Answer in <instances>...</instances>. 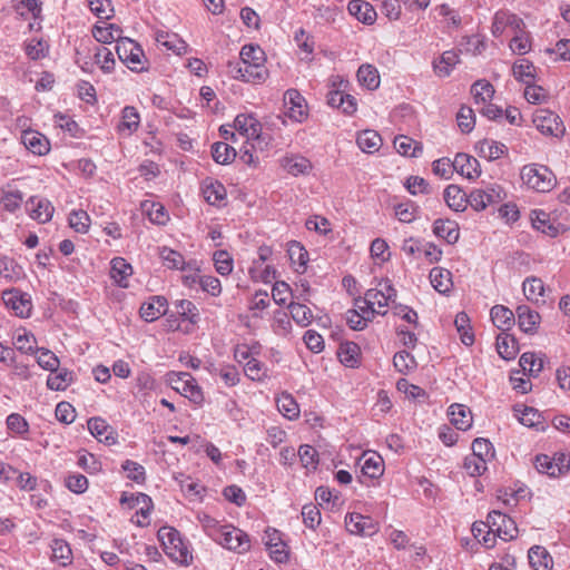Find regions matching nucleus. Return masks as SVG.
<instances>
[{
  "mask_svg": "<svg viewBox=\"0 0 570 570\" xmlns=\"http://www.w3.org/2000/svg\"><path fill=\"white\" fill-rule=\"evenodd\" d=\"M157 537L165 553L173 561L181 566H189L193 562V553L178 530L173 527H161Z\"/></svg>",
  "mask_w": 570,
  "mask_h": 570,
  "instance_id": "obj_1",
  "label": "nucleus"
},
{
  "mask_svg": "<svg viewBox=\"0 0 570 570\" xmlns=\"http://www.w3.org/2000/svg\"><path fill=\"white\" fill-rule=\"evenodd\" d=\"M119 504L124 511H135L130 518L135 525L145 528L150 524L154 503L149 495L141 492H122Z\"/></svg>",
  "mask_w": 570,
  "mask_h": 570,
  "instance_id": "obj_2",
  "label": "nucleus"
},
{
  "mask_svg": "<svg viewBox=\"0 0 570 570\" xmlns=\"http://www.w3.org/2000/svg\"><path fill=\"white\" fill-rule=\"evenodd\" d=\"M490 529L497 537L504 541L512 540L518 534V528L515 522L501 511L493 510L489 512L487 522H474L472 525V532L474 538H480L481 532L485 529Z\"/></svg>",
  "mask_w": 570,
  "mask_h": 570,
  "instance_id": "obj_3",
  "label": "nucleus"
},
{
  "mask_svg": "<svg viewBox=\"0 0 570 570\" xmlns=\"http://www.w3.org/2000/svg\"><path fill=\"white\" fill-rule=\"evenodd\" d=\"M523 183L540 193L550 191L556 185L554 174L543 165L529 164L521 169Z\"/></svg>",
  "mask_w": 570,
  "mask_h": 570,
  "instance_id": "obj_4",
  "label": "nucleus"
},
{
  "mask_svg": "<svg viewBox=\"0 0 570 570\" xmlns=\"http://www.w3.org/2000/svg\"><path fill=\"white\" fill-rule=\"evenodd\" d=\"M119 60L134 72H142L148 69L147 59L139 43L130 38H124L116 45Z\"/></svg>",
  "mask_w": 570,
  "mask_h": 570,
  "instance_id": "obj_5",
  "label": "nucleus"
},
{
  "mask_svg": "<svg viewBox=\"0 0 570 570\" xmlns=\"http://www.w3.org/2000/svg\"><path fill=\"white\" fill-rule=\"evenodd\" d=\"M168 382L175 391L193 403L200 404L204 401L202 389L191 374L187 372H171L168 374Z\"/></svg>",
  "mask_w": 570,
  "mask_h": 570,
  "instance_id": "obj_6",
  "label": "nucleus"
},
{
  "mask_svg": "<svg viewBox=\"0 0 570 570\" xmlns=\"http://www.w3.org/2000/svg\"><path fill=\"white\" fill-rule=\"evenodd\" d=\"M215 541L225 549L237 553H244L250 549L249 535L232 524H224Z\"/></svg>",
  "mask_w": 570,
  "mask_h": 570,
  "instance_id": "obj_7",
  "label": "nucleus"
},
{
  "mask_svg": "<svg viewBox=\"0 0 570 570\" xmlns=\"http://www.w3.org/2000/svg\"><path fill=\"white\" fill-rule=\"evenodd\" d=\"M505 197L504 188L492 184L484 189H473L468 197V203L474 210L481 212L490 205L501 203Z\"/></svg>",
  "mask_w": 570,
  "mask_h": 570,
  "instance_id": "obj_8",
  "label": "nucleus"
},
{
  "mask_svg": "<svg viewBox=\"0 0 570 570\" xmlns=\"http://www.w3.org/2000/svg\"><path fill=\"white\" fill-rule=\"evenodd\" d=\"M531 497L530 489L520 482L501 487L497 490L495 494L497 501L508 510L518 507L522 502H529Z\"/></svg>",
  "mask_w": 570,
  "mask_h": 570,
  "instance_id": "obj_9",
  "label": "nucleus"
},
{
  "mask_svg": "<svg viewBox=\"0 0 570 570\" xmlns=\"http://www.w3.org/2000/svg\"><path fill=\"white\" fill-rule=\"evenodd\" d=\"M533 124L541 134L552 137H561L566 131L561 118L548 109L537 110L533 115Z\"/></svg>",
  "mask_w": 570,
  "mask_h": 570,
  "instance_id": "obj_10",
  "label": "nucleus"
},
{
  "mask_svg": "<svg viewBox=\"0 0 570 570\" xmlns=\"http://www.w3.org/2000/svg\"><path fill=\"white\" fill-rule=\"evenodd\" d=\"M265 546L269 557L278 563L286 562L289 558V548L283 539V533L275 528L265 530Z\"/></svg>",
  "mask_w": 570,
  "mask_h": 570,
  "instance_id": "obj_11",
  "label": "nucleus"
},
{
  "mask_svg": "<svg viewBox=\"0 0 570 570\" xmlns=\"http://www.w3.org/2000/svg\"><path fill=\"white\" fill-rule=\"evenodd\" d=\"M285 115L296 122L307 117V105L304 97L296 89H288L284 95Z\"/></svg>",
  "mask_w": 570,
  "mask_h": 570,
  "instance_id": "obj_12",
  "label": "nucleus"
},
{
  "mask_svg": "<svg viewBox=\"0 0 570 570\" xmlns=\"http://www.w3.org/2000/svg\"><path fill=\"white\" fill-rule=\"evenodd\" d=\"M345 524L348 532L358 535L372 537L380 530L376 521L360 513H348L345 517Z\"/></svg>",
  "mask_w": 570,
  "mask_h": 570,
  "instance_id": "obj_13",
  "label": "nucleus"
},
{
  "mask_svg": "<svg viewBox=\"0 0 570 570\" xmlns=\"http://www.w3.org/2000/svg\"><path fill=\"white\" fill-rule=\"evenodd\" d=\"M26 210L30 218L40 224L48 223L55 213V207L51 202L40 196H31L26 202Z\"/></svg>",
  "mask_w": 570,
  "mask_h": 570,
  "instance_id": "obj_14",
  "label": "nucleus"
},
{
  "mask_svg": "<svg viewBox=\"0 0 570 570\" xmlns=\"http://www.w3.org/2000/svg\"><path fill=\"white\" fill-rule=\"evenodd\" d=\"M390 301L385 298L383 292L381 289L376 288H370L366 291L365 296L363 299H356L355 305L360 311L363 313H371L374 314H381L385 315L386 311H380L379 308L386 307L389 305Z\"/></svg>",
  "mask_w": 570,
  "mask_h": 570,
  "instance_id": "obj_15",
  "label": "nucleus"
},
{
  "mask_svg": "<svg viewBox=\"0 0 570 570\" xmlns=\"http://www.w3.org/2000/svg\"><path fill=\"white\" fill-rule=\"evenodd\" d=\"M0 479L11 481L26 491H31L37 485V479L33 475L18 471L14 465H0Z\"/></svg>",
  "mask_w": 570,
  "mask_h": 570,
  "instance_id": "obj_16",
  "label": "nucleus"
},
{
  "mask_svg": "<svg viewBox=\"0 0 570 570\" xmlns=\"http://www.w3.org/2000/svg\"><path fill=\"white\" fill-rule=\"evenodd\" d=\"M3 302L7 307L11 308L17 316L28 317L31 313V302L26 294L19 291L3 292Z\"/></svg>",
  "mask_w": 570,
  "mask_h": 570,
  "instance_id": "obj_17",
  "label": "nucleus"
},
{
  "mask_svg": "<svg viewBox=\"0 0 570 570\" xmlns=\"http://www.w3.org/2000/svg\"><path fill=\"white\" fill-rule=\"evenodd\" d=\"M513 411L514 415L518 417L522 425L533 428L537 431L546 430L547 423L542 413H540L537 409L529 406H514Z\"/></svg>",
  "mask_w": 570,
  "mask_h": 570,
  "instance_id": "obj_18",
  "label": "nucleus"
},
{
  "mask_svg": "<svg viewBox=\"0 0 570 570\" xmlns=\"http://www.w3.org/2000/svg\"><path fill=\"white\" fill-rule=\"evenodd\" d=\"M167 298L165 296H151L148 302H145L140 307V316L146 322H154L166 314Z\"/></svg>",
  "mask_w": 570,
  "mask_h": 570,
  "instance_id": "obj_19",
  "label": "nucleus"
},
{
  "mask_svg": "<svg viewBox=\"0 0 570 570\" xmlns=\"http://www.w3.org/2000/svg\"><path fill=\"white\" fill-rule=\"evenodd\" d=\"M234 128L247 139H258L262 131L261 122L252 115L240 114L234 120Z\"/></svg>",
  "mask_w": 570,
  "mask_h": 570,
  "instance_id": "obj_20",
  "label": "nucleus"
},
{
  "mask_svg": "<svg viewBox=\"0 0 570 570\" xmlns=\"http://www.w3.org/2000/svg\"><path fill=\"white\" fill-rule=\"evenodd\" d=\"M21 141L35 155L42 156L50 151L48 138L39 131L24 130L21 135Z\"/></svg>",
  "mask_w": 570,
  "mask_h": 570,
  "instance_id": "obj_21",
  "label": "nucleus"
},
{
  "mask_svg": "<svg viewBox=\"0 0 570 570\" xmlns=\"http://www.w3.org/2000/svg\"><path fill=\"white\" fill-rule=\"evenodd\" d=\"M448 415L450 422L461 431H466L472 426L473 416L471 410L463 404L454 403L449 406Z\"/></svg>",
  "mask_w": 570,
  "mask_h": 570,
  "instance_id": "obj_22",
  "label": "nucleus"
},
{
  "mask_svg": "<svg viewBox=\"0 0 570 570\" xmlns=\"http://www.w3.org/2000/svg\"><path fill=\"white\" fill-rule=\"evenodd\" d=\"M518 325L520 330L528 334H533L540 324L541 316L538 312L531 309L527 305H519L517 307Z\"/></svg>",
  "mask_w": 570,
  "mask_h": 570,
  "instance_id": "obj_23",
  "label": "nucleus"
},
{
  "mask_svg": "<svg viewBox=\"0 0 570 570\" xmlns=\"http://www.w3.org/2000/svg\"><path fill=\"white\" fill-rule=\"evenodd\" d=\"M350 14L364 24H373L376 20V11L373 6L363 0H351L347 6Z\"/></svg>",
  "mask_w": 570,
  "mask_h": 570,
  "instance_id": "obj_24",
  "label": "nucleus"
},
{
  "mask_svg": "<svg viewBox=\"0 0 570 570\" xmlns=\"http://www.w3.org/2000/svg\"><path fill=\"white\" fill-rule=\"evenodd\" d=\"M433 233L448 244H455L460 237V228L456 222L439 218L433 223Z\"/></svg>",
  "mask_w": 570,
  "mask_h": 570,
  "instance_id": "obj_25",
  "label": "nucleus"
},
{
  "mask_svg": "<svg viewBox=\"0 0 570 570\" xmlns=\"http://www.w3.org/2000/svg\"><path fill=\"white\" fill-rule=\"evenodd\" d=\"M453 164L455 171L469 179L476 178L481 174L478 159L468 154H458Z\"/></svg>",
  "mask_w": 570,
  "mask_h": 570,
  "instance_id": "obj_26",
  "label": "nucleus"
},
{
  "mask_svg": "<svg viewBox=\"0 0 570 570\" xmlns=\"http://www.w3.org/2000/svg\"><path fill=\"white\" fill-rule=\"evenodd\" d=\"M281 165L289 175H307L312 170V163L303 156L291 155L285 156L281 160Z\"/></svg>",
  "mask_w": 570,
  "mask_h": 570,
  "instance_id": "obj_27",
  "label": "nucleus"
},
{
  "mask_svg": "<svg viewBox=\"0 0 570 570\" xmlns=\"http://www.w3.org/2000/svg\"><path fill=\"white\" fill-rule=\"evenodd\" d=\"M140 125V115L136 107L126 106L121 110V120L117 127L118 131L127 136L132 135Z\"/></svg>",
  "mask_w": 570,
  "mask_h": 570,
  "instance_id": "obj_28",
  "label": "nucleus"
},
{
  "mask_svg": "<svg viewBox=\"0 0 570 570\" xmlns=\"http://www.w3.org/2000/svg\"><path fill=\"white\" fill-rule=\"evenodd\" d=\"M110 264V277L120 287H128V278L132 275L131 265L122 257H115Z\"/></svg>",
  "mask_w": 570,
  "mask_h": 570,
  "instance_id": "obj_29",
  "label": "nucleus"
},
{
  "mask_svg": "<svg viewBox=\"0 0 570 570\" xmlns=\"http://www.w3.org/2000/svg\"><path fill=\"white\" fill-rule=\"evenodd\" d=\"M430 282L440 294H448L453 287L452 273L443 267H433L430 271Z\"/></svg>",
  "mask_w": 570,
  "mask_h": 570,
  "instance_id": "obj_30",
  "label": "nucleus"
},
{
  "mask_svg": "<svg viewBox=\"0 0 570 570\" xmlns=\"http://www.w3.org/2000/svg\"><path fill=\"white\" fill-rule=\"evenodd\" d=\"M528 558L533 570H551L553 567V559L551 554L541 546L530 548Z\"/></svg>",
  "mask_w": 570,
  "mask_h": 570,
  "instance_id": "obj_31",
  "label": "nucleus"
},
{
  "mask_svg": "<svg viewBox=\"0 0 570 570\" xmlns=\"http://www.w3.org/2000/svg\"><path fill=\"white\" fill-rule=\"evenodd\" d=\"M202 193L208 204L216 206H219L227 195L225 186L222 183L212 179L203 183Z\"/></svg>",
  "mask_w": 570,
  "mask_h": 570,
  "instance_id": "obj_32",
  "label": "nucleus"
},
{
  "mask_svg": "<svg viewBox=\"0 0 570 570\" xmlns=\"http://www.w3.org/2000/svg\"><path fill=\"white\" fill-rule=\"evenodd\" d=\"M497 351L503 360H513L519 352L515 337L507 332H501L497 337Z\"/></svg>",
  "mask_w": 570,
  "mask_h": 570,
  "instance_id": "obj_33",
  "label": "nucleus"
},
{
  "mask_svg": "<svg viewBox=\"0 0 570 570\" xmlns=\"http://www.w3.org/2000/svg\"><path fill=\"white\" fill-rule=\"evenodd\" d=\"M466 194L456 185H449L444 189V200L446 205L455 210L463 212L466 208L468 203Z\"/></svg>",
  "mask_w": 570,
  "mask_h": 570,
  "instance_id": "obj_34",
  "label": "nucleus"
},
{
  "mask_svg": "<svg viewBox=\"0 0 570 570\" xmlns=\"http://www.w3.org/2000/svg\"><path fill=\"white\" fill-rule=\"evenodd\" d=\"M490 315L493 324L502 332L509 331L514 324L513 312L503 305H494L490 311Z\"/></svg>",
  "mask_w": 570,
  "mask_h": 570,
  "instance_id": "obj_35",
  "label": "nucleus"
},
{
  "mask_svg": "<svg viewBox=\"0 0 570 570\" xmlns=\"http://www.w3.org/2000/svg\"><path fill=\"white\" fill-rule=\"evenodd\" d=\"M460 62L459 53L455 50L444 51L440 59L433 62V68L439 77L450 76L452 69Z\"/></svg>",
  "mask_w": 570,
  "mask_h": 570,
  "instance_id": "obj_36",
  "label": "nucleus"
},
{
  "mask_svg": "<svg viewBox=\"0 0 570 570\" xmlns=\"http://www.w3.org/2000/svg\"><path fill=\"white\" fill-rule=\"evenodd\" d=\"M476 150L480 157L495 160L507 151V146L495 140L484 139L478 142Z\"/></svg>",
  "mask_w": 570,
  "mask_h": 570,
  "instance_id": "obj_37",
  "label": "nucleus"
},
{
  "mask_svg": "<svg viewBox=\"0 0 570 570\" xmlns=\"http://www.w3.org/2000/svg\"><path fill=\"white\" fill-rule=\"evenodd\" d=\"M13 345L17 351L23 354H36L38 351L35 335L26 330H18L14 333Z\"/></svg>",
  "mask_w": 570,
  "mask_h": 570,
  "instance_id": "obj_38",
  "label": "nucleus"
},
{
  "mask_svg": "<svg viewBox=\"0 0 570 570\" xmlns=\"http://www.w3.org/2000/svg\"><path fill=\"white\" fill-rule=\"evenodd\" d=\"M122 30L112 23L105 26H96L92 30L94 38L101 43H111L116 41L118 43L119 40H122L125 37H121Z\"/></svg>",
  "mask_w": 570,
  "mask_h": 570,
  "instance_id": "obj_39",
  "label": "nucleus"
},
{
  "mask_svg": "<svg viewBox=\"0 0 570 570\" xmlns=\"http://www.w3.org/2000/svg\"><path fill=\"white\" fill-rule=\"evenodd\" d=\"M356 142L362 151L373 154L380 149L382 138L375 130L366 129L357 135Z\"/></svg>",
  "mask_w": 570,
  "mask_h": 570,
  "instance_id": "obj_40",
  "label": "nucleus"
},
{
  "mask_svg": "<svg viewBox=\"0 0 570 570\" xmlns=\"http://www.w3.org/2000/svg\"><path fill=\"white\" fill-rule=\"evenodd\" d=\"M512 73L518 81L529 85L534 81L535 67L528 59H520L513 63Z\"/></svg>",
  "mask_w": 570,
  "mask_h": 570,
  "instance_id": "obj_41",
  "label": "nucleus"
},
{
  "mask_svg": "<svg viewBox=\"0 0 570 570\" xmlns=\"http://www.w3.org/2000/svg\"><path fill=\"white\" fill-rule=\"evenodd\" d=\"M393 144L396 151L402 156L417 157L423 150L421 144L403 135L395 137Z\"/></svg>",
  "mask_w": 570,
  "mask_h": 570,
  "instance_id": "obj_42",
  "label": "nucleus"
},
{
  "mask_svg": "<svg viewBox=\"0 0 570 570\" xmlns=\"http://www.w3.org/2000/svg\"><path fill=\"white\" fill-rule=\"evenodd\" d=\"M278 411L288 420H295L299 416V406L294 396L283 392L276 400Z\"/></svg>",
  "mask_w": 570,
  "mask_h": 570,
  "instance_id": "obj_43",
  "label": "nucleus"
},
{
  "mask_svg": "<svg viewBox=\"0 0 570 570\" xmlns=\"http://www.w3.org/2000/svg\"><path fill=\"white\" fill-rule=\"evenodd\" d=\"M472 452L481 463H489L495 459L493 444L488 439H475L472 443Z\"/></svg>",
  "mask_w": 570,
  "mask_h": 570,
  "instance_id": "obj_44",
  "label": "nucleus"
},
{
  "mask_svg": "<svg viewBox=\"0 0 570 570\" xmlns=\"http://www.w3.org/2000/svg\"><path fill=\"white\" fill-rule=\"evenodd\" d=\"M494 87L488 80H478L471 86V94L476 105L487 104L494 96Z\"/></svg>",
  "mask_w": 570,
  "mask_h": 570,
  "instance_id": "obj_45",
  "label": "nucleus"
},
{
  "mask_svg": "<svg viewBox=\"0 0 570 570\" xmlns=\"http://www.w3.org/2000/svg\"><path fill=\"white\" fill-rule=\"evenodd\" d=\"M73 381V373L68 368H61L47 379V386L52 391H65Z\"/></svg>",
  "mask_w": 570,
  "mask_h": 570,
  "instance_id": "obj_46",
  "label": "nucleus"
},
{
  "mask_svg": "<svg viewBox=\"0 0 570 570\" xmlns=\"http://www.w3.org/2000/svg\"><path fill=\"white\" fill-rule=\"evenodd\" d=\"M358 82L370 90H374L380 86V76L372 65H362L357 70Z\"/></svg>",
  "mask_w": 570,
  "mask_h": 570,
  "instance_id": "obj_47",
  "label": "nucleus"
},
{
  "mask_svg": "<svg viewBox=\"0 0 570 570\" xmlns=\"http://www.w3.org/2000/svg\"><path fill=\"white\" fill-rule=\"evenodd\" d=\"M243 63H252L255 66H265V52L257 45H245L239 53Z\"/></svg>",
  "mask_w": 570,
  "mask_h": 570,
  "instance_id": "obj_48",
  "label": "nucleus"
},
{
  "mask_svg": "<svg viewBox=\"0 0 570 570\" xmlns=\"http://www.w3.org/2000/svg\"><path fill=\"white\" fill-rule=\"evenodd\" d=\"M523 293L529 301L538 303L544 294L543 281L535 276L527 277L523 282Z\"/></svg>",
  "mask_w": 570,
  "mask_h": 570,
  "instance_id": "obj_49",
  "label": "nucleus"
},
{
  "mask_svg": "<svg viewBox=\"0 0 570 570\" xmlns=\"http://www.w3.org/2000/svg\"><path fill=\"white\" fill-rule=\"evenodd\" d=\"M23 202V195L18 189L1 188L0 189V204L8 212L13 213L17 210Z\"/></svg>",
  "mask_w": 570,
  "mask_h": 570,
  "instance_id": "obj_50",
  "label": "nucleus"
},
{
  "mask_svg": "<svg viewBox=\"0 0 570 570\" xmlns=\"http://www.w3.org/2000/svg\"><path fill=\"white\" fill-rule=\"evenodd\" d=\"M532 226L548 236H556L557 228L550 223V216L543 210H532L531 213Z\"/></svg>",
  "mask_w": 570,
  "mask_h": 570,
  "instance_id": "obj_51",
  "label": "nucleus"
},
{
  "mask_svg": "<svg viewBox=\"0 0 570 570\" xmlns=\"http://www.w3.org/2000/svg\"><path fill=\"white\" fill-rule=\"evenodd\" d=\"M212 155L216 163L226 165L232 163L236 157V150L234 147L226 142L218 141L212 146Z\"/></svg>",
  "mask_w": 570,
  "mask_h": 570,
  "instance_id": "obj_52",
  "label": "nucleus"
},
{
  "mask_svg": "<svg viewBox=\"0 0 570 570\" xmlns=\"http://www.w3.org/2000/svg\"><path fill=\"white\" fill-rule=\"evenodd\" d=\"M454 324L460 334L461 342L465 346H471L474 343V335L470 327V318L464 313L461 312L455 316Z\"/></svg>",
  "mask_w": 570,
  "mask_h": 570,
  "instance_id": "obj_53",
  "label": "nucleus"
},
{
  "mask_svg": "<svg viewBox=\"0 0 570 570\" xmlns=\"http://www.w3.org/2000/svg\"><path fill=\"white\" fill-rule=\"evenodd\" d=\"M159 256L164 263V265L170 269H183L187 262H185L184 256L169 247H161L159 249Z\"/></svg>",
  "mask_w": 570,
  "mask_h": 570,
  "instance_id": "obj_54",
  "label": "nucleus"
},
{
  "mask_svg": "<svg viewBox=\"0 0 570 570\" xmlns=\"http://www.w3.org/2000/svg\"><path fill=\"white\" fill-rule=\"evenodd\" d=\"M52 559L62 566L71 563L72 551L70 546L61 539H55L51 544Z\"/></svg>",
  "mask_w": 570,
  "mask_h": 570,
  "instance_id": "obj_55",
  "label": "nucleus"
},
{
  "mask_svg": "<svg viewBox=\"0 0 570 570\" xmlns=\"http://www.w3.org/2000/svg\"><path fill=\"white\" fill-rule=\"evenodd\" d=\"M360 347L353 342H347L340 346L338 356L341 363L348 367H354L358 363Z\"/></svg>",
  "mask_w": 570,
  "mask_h": 570,
  "instance_id": "obj_56",
  "label": "nucleus"
},
{
  "mask_svg": "<svg viewBox=\"0 0 570 570\" xmlns=\"http://www.w3.org/2000/svg\"><path fill=\"white\" fill-rule=\"evenodd\" d=\"M292 318L301 326H307L313 320V313L309 307L304 304L292 302L288 305Z\"/></svg>",
  "mask_w": 570,
  "mask_h": 570,
  "instance_id": "obj_57",
  "label": "nucleus"
},
{
  "mask_svg": "<svg viewBox=\"0 0 570 570\" xmlns=\"http://www.w3.org/2000/svg\"><path fill=\"white\" fill-rule=\"evenodd\" d=\"M511 19L512 21H517V14L507 11H498L493 17L491 27L492 35L497 38L502 36L509 29Z\"/></svg>",
  "mask_w": 570,
  "mask_h": 570,
  "instance_id": "obj_58",
  "label": "nucleus"
},
{
  "mask_svg": "<svg viewBox=\"0 0 570 570\" xmlns=\"http://www.w3.org/2000/svg\"><path fill=\"white\" fill-rule=\"evenodd\" d=\"M385 465H362L357 479L366 487L374 485L375 482L384 474Z\"/></svg>",
  "mask_w": 570,
  "mask_h": 570,
  "instance_id": "obj_59",
  "label": "nucleus"
},
{
  "mask_svg": "<svg viewBox=\"0 0 570 570\" xmlns=\"http://www.w3.org/2000/svg\"><path fill=\"white\" fill-rule=\"evenodd\" d=\"M0 275L10 282H14L21 278L22 268L13 259L9 257H1Z\"/></svg>",
  "mask_w": 570,
  "mask_h": 570,
  "instance_id": "obj_60",
  "label": "nucleus"
},
{
  "mask_svg": "<svg viewBox=\"0 0 570 570\" xmlns=\"http://www.w3.org/2000/svg\"><path fill=\"white\" fill-rule=\"evenodd\" d=\"M245 375L252 381H263L267 377V368L265 364L257 358H249L244 364Z\"/></svg>",
  "mask_w": 570,
  "mask_h": 570,
  "instance_id": "obj_61",
  "label": "nucleus"
},
{
  "mask_svg": "<svg viewBox=\"0 0 570 570\" xmlns=\"http://www.w3.org/2000/svg\"><path fill=\"white\" fill-rule=\"evenodd\" d=\"M95 62L100 67L102 72L110 73L115 69L116 60L110 49L100 47L95 53Z\"/></svg>",
  "mask_w": 570,
  "mask_h": 570,
  "instance_id": "obj_62",
  "label": "nucleus"
},
{
  "mask_svg": "<svg viewBox=\"0 0 570 570\" xmlns=\"http://www.w3.org/2000/svg\"><path fill=\"white\" fill-rule=\"evenodd\" d=\"M176 308L178 314L190 322L191 324H197L199 321V311L197 306L188 299H179L176 302Z\"/></svg>",
  "mask_w": 570,
  "mask_h": 570,
  "instance_id": "obj_63",
  "label": "nucleus"
},
{
  "mask_svg": "<svg viewBox=\"0 0 570 570\" xmlns=\"http://www.w3.org/2000/svg\"><path fill=\"white\" fill-rule=\"evenodd\" d=\"M37 353V363L40 367L50 372L59 370L60 361L55 353L45 347L38 348Z\"/></svg>",
  "mask_w": 570,
  "mask_h": 570,
  "instance_id": "obj_64",
  "label": "nucleus"
}]
</instances>
